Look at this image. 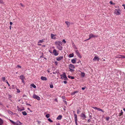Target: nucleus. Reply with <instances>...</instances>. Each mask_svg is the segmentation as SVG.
<instances>
[{
    "label": "nucleus",
    "instance_id": "nucleus-1",
    "mask_svg": "<svg viewBox=\"0 0 125 125\" xmlns=\"http://www.w3.org/2000/svg\"><path fill=\"white\" fill-rule=\"evenodd\" d=\"M69 69V71L72 72H73L74 70V69L75 68L74 66L72 64H70L68 65Z\"/></svg>",
    "mask_w": 125,
    "mask_h": 125
},
{
    "label": "nucleus",
    "instance_id": "nucleus-2",
    "mask_svg": "<svg viewBox=\"0 0 125 125\" xmlns=\"http://www.w3.org/2000/svg\"><path fill=\"white\" fill-rule=\"evenodd\" d=\"M10 122L14 125H21L22 123L19 121H17L16 122L11 120H10Z\"/></svg>",
    "mask_w": 125,
    "mask_h": 125
},
{
    "label": "nucleus",
    "instance_id": "nucleus-3",
    "mask_svg": "<svg viewBox=\"0 0 125 125\" xmlns=\"http://www.w3.org/2000/svg\"><path fill=\"white\" fill-rule=\"evenodd\" d=\"M61 78L62 79H63L65 80H67L68 78L67 77L65 73H63L61 75Z\"/></svg>",
    "mask_w": 125,
    "mask_h": 125
},
{
    "label": "nucleus",
    "instance_id": "nucleus-4",
    "mask_svg": "<svg viewBox=\"0 0 125 125\" xmlns=\"http://www.w3.org/2000/svg\"><path fill=\"white\" fill-rule=\"evenodd\" d=\"M114 13L116 15H119L120 14V10L119 9H115Z\"/></svg>",
    "mask_w": 125,
    "mask_h": 125
},
{
    "label": "nucleus",
    "instance_id": "nucleus-5",
    "mask_svg": "<svg viewBox=\"0 0 125 125\" xmlns=\"http://www.w3.org/2000/svg\"><path fill=\"white\" fill-rule=\"evenodd\" d=\"M33 97L34 98L36 99L38 101L40 100V97L38 96L37 95L35 94L33 95Z\"/></svg>",
    "mask_w": 125,
    "mask_h": 125
},
{
    "label": "nucleus",
    "instance_id": "nucleus-6",
    "mask_svg": "<svg viewBox=\"0 0 125 125\" xmlns=\"http://www.w3.org/2000/svg\"><path fill=\"white\" fill-rule=\"evenodd\" d=\"M63 57L62 56H58L56 57V59L58 61H60L62 59Z\"/></svg>",
    "mask_w": 125,
    "mask_h": 125
},
{
    "label": "nucleus",
    "instance_id": "nucleus-7",
    "mask_svg": "<svg viewBox=\"0 0 125 125\" xmlns=\"http://www.w3.org/2000/svg\"><path fill=\"white\" fill-rule=\"evenodd\" d=\"M80 116L83 119H84L86 117L85 115L83 113L81 114Z\"/></svg>",
    "mask_w": 125,
    "mask_h": 125
},
{
    "label": "nucleus",
    "instance_id": "nucleus-8",
    "mask_svg": "<svg viewBox=\"0 0 125 125\" xmlns=\"http://www.w3.org/2000/svg\"><path fill=\"white\" fill-rule=\"evenodd\" d=\"M62 42L60 41H58L55 42V44H56V45H58V46L62 45Z\"/></svg>",
    "mask_w": 125,
    "mask_h": 125
},
{
    "label": "nucleus",
    "instance_id": "nucleus-9",
    "mask_svg": "<svg viewBox=\"0 0 125 125\" xmlns=\"http://www.w3.org/2000/svg\"><path fill=\"white\" fill-rule=\"evenodd\" d=\"M62 118V116L61 115H59L57 118L56 119L58 120H61Z\"/></svg>",
    "mask_w": 125,
    "mask_h": 125
},
{
    "label": "nucleus",
    "instance_id": "nucleus-10",
    "mask_svg": "<svg viewBox=\"0 0 125 125\" xmlns=\"http://www.w3.org/2000/svg\"><path fill=\"white\" fill-rule=\"evenodd\" d=\"M65 23L67 25V28H68L69 27L70 25V23L68 21H66L65 22Z\"/></svg>",
    "mask_w": 125,
    "mask_h": 125
},
{
    "label": "nucleus",
    "instance_id": "nucleus-11",
    "mask_svg": "<svg viewBox=\"0 0 125 125\" xmlns=\"http://www.w3.org/2000/svg\"><path fill=\"white\" fill-rule=\"evenodd\" d=\"M41 79L43 81H46L47 80V79L46 77L42 76L41 77Z\"/></svg>",
    "mask_w": 125,
    "mask_h": 125
},
{
    "label": "nucleus",
    "instance_id": "nucleus-12",
    "mask_svg": "<svg viewBox=\"0 0 125 125\" xmlns=\"http://www.w3.org/2000/svg\"><path fill=\"white\" fill-rule=\"evenodd\" d=\"M89 37H90V38H92L93 37H96V36L94 35L92 33L90 34L89 35Z\"/></svg>",
    "mask_w": 125,
    "mask_h": 125
},
{
    "label": "nucleus",
    "instance_id": "nucleus-13",
    "mask_svg": "<svg viewBox=\"0 0 125 125\" xmlns=\"http://www.w3.org/2000/svg\"><path fill=\"white\" fill-rule=\"evenodd\" d=\"M85 73H84L81 72V76L82 77H84L85 76Z\"/></svg>",
    "mask_w": 125,
    "mask_h": 125
},
{
    "label": "nucleus",
    "instance_id": "nucleus-14",
    "mask_svg": "<svg viewBox=\"0 0 125 125\" xmlns=\"http://www.w3.org/2000/svg\"><path fill=\"white\" fill-rule=\"evenodd\" d=\"M20 79H21V80L24 79L25 78L24 76L23 75H21L20 76Z\"/></svg>",
    "mask_w": 125,
    "mask_h": 125
},
{
    "label": "nucleus",
    "instance_id": "nucleus-15",
    "mask_svg": "<svg viewBox=\"0 0 125 125\" xmlns=\"http://www.w3.org/2000/svg\"><path fill=\"white\" fill-rule=\"evenodd\" d=\"M61 45H59L57 46V47L59 50H61L62 49V47L61 46Z\"/></svg>",
    "mask_w": 125,
    "mask_h": 125
},
{
    "label": "nucleus",
    "instance_id": "nucleus-16",
    "mask_svg": "<svg viewBox=\"0 0 125 125\" xmlns=\"http://www.w3.org/2000/svg\"><path fill=\"white\" fill-rule=\"evenodd\" d=\"M93 60L94 61H96L97 60L98 61L99 60V58L96 56H95L93 59Z\"/></svg>",
    "mask_w": 125,
    "mask_h": 125
},
{
    "label": "nucleus",
    "instance_id": "nucleus-17",
    "mask_svg": "<svg viewBox=\"0 0 125 125\" xmlns=\"http://www.w3.org/2000/svg\"><path fill=\"white\" fill-rule=\"evenodd\" d=\"M74 120L75 121H77V115L75 114H74Z\"/></svg>",
    "mask_w": 125,
    "mask_h": 125
},
{
    "label": "nucleus",
    "instance_id": "nucleus-18",
    "mask_svg": "<svg viewBox=\"0 0 125 125\" xmlns=\"http://www.w3.org/2000/svg\"><path fill=\"white\" fill-rule=\"evenodd\" d=\"M118 56L117 57H118L120 58H125V57L123 55H118Z\"/></svg>",
    "mask_w": 125,
    "mask_h": 125
},
{
    "label": "nucleus",
    "instance_id": "nucleus-19",
    "mask_svg": "<svg viewBox=\"0 0 125 125\" xmlns=\"http://www.w3.org/2000/svg\"><path fill=\"white\" fill-rule=\"evenodd\" d=\"M74 54L73 53L70 54L69 55V57H72L73 56Z\"/></svg>",
    "mask_w": 125,
    "mask_h": 125
},
{
    "label": "nucleus",
    "instance_id": "nucleus-20",
    "mask_svg": "<svg viewBox=\"0 0 125 125\" xmlns=\"http://www.w3.org/2000/svg\"><path fill=\"white\" fill-rule=\"evenodd\" d=\"M59 52H57L55 50V56L58 55L59 54Z\"/></svg>",
    "mask_w": 125,
    "mask_h": 125
},
{
    "label": "nucleus",
    "instance_id": "nucleus-21",
    "mask_svg": "<svg viewBox=\"0 0 125 125\" xmlns=\"http://www.w3.org/2000/svg\"><path fill=\"white\" fill-rule=\"evenodd\" d=\"M23 115H27V113L25 111H23L22 112Z\"/></svg>",
    "mask_w": 125,
    "mask_h": 125
},
{
    "label": "nucleus",
    "instance_id": "nucleus-22",
    "mask_svg": "<svg viewBox=\"0 0 125 125\" xmlns=\"http://www.w3.org/2000/svg\"><path fill=\"white\" fill-rule=\"evenodd\" d=\"M71 62L73 63H75L76 62V61L74 59H73L71 60Z\"/></svg>",
    "mask_w": 125,
    "mask_h": 125
},
{
    "label": "nucleus",
    "instance_id": "nucleus-23",
    "mask_svg": "<svg viewBox=\"0 0 125 125\" xmlns=\"http://www.w3.org/2000/svg\"><path fill=\"white\" fill-rule=\"evenodd\" d=\"M3 122V120L1 118H0V125H1L2 124Z\"/></svg>",
    "mask_w": 125,
    "mask_h": 125
},
{
    "label": "nucleus",
    "instance_id": "nucleus-24",
    "mask_svg": "<svg viewBox=\"0 0 125 125\" xmlns=\"http://www.w3.org/2000/svg\"><path fill=\"white\" fill-rule=\"evenodd\" d=\"M31 86L34 88H36V86L33 84H31Z\"/></svg>",
    "mask_w": 125,
    "mask_h": 125
},
{
    "label": "nucleus",
    "instance_id": "nucleus-25",
    "mask_svg": "<svg viewBox=\"0 0 125 125\" xmlns=\"http://www.w3.org/2000/svg\"><path fill=\"white\" fill-rule=\"evenodd\" d=\"M97 110L99 111H101L102 112H104L100 108H98Z\"/></svg>",
    "mask_w": 125,
    "mask_h": 125
},
{
    "label": "nucleus",
    "instance_id": "nucleus-26",
    "mask_svg": "<svg viewBox=\"0 0 125 125\" xmlns=\"http://www.w3.org/2000/svg\"><path fill=\"white\" fill-rule=\"evenodd\" d=\"M8 112L9 113L11 114V115H13V113L11 112V111L9 110L8 111Z\"/></svg>",
    "mask_w": 125,
    "mask_h": 125
},
{
    "label": "nucleus",
    "instance_id": "nucleus-27",
    "mask_svg": "<svg viewBox=\"0 0 125 125\" xmlns=\"http://www.w3.org/2000/svg\"><path fill=\"white\" fill-rule=\"evenodd\" d=\"M77 55L80 58H82V56L80 55V53L77 54Z\"/></svg>",
    "mask_w": 125,
    "mask_h": 125
},
{
    "label": "nucleus",
    "instance_id": "nucleus-28",
    "mask_svg": "<svg viewBox=\"0 0 125 125\" xmlns=\"http://www.w3.org/2000/svg\"><path fill=\"white\" fill-rule=\"evenodd\" d=\"M46 116L47 118H48L50 117V115L49 114H47L46 115Z\"/></svg>",
    "mask_w": 125,
    "mask_h": 125
},
{
    "label": "nucleus",
    "instance_id": "nucleus-29",
    "mask_svg": "<svg viewBox=\"0 0 125 125\" xmlns=\"http://www.w3.org/2000/svg\"><path fill=\"white\" fill-rule=\"evenodd\" d=\"M75 53L76 54V55L79 54V52L78 50H77L75 51Z\"/></svg>",
    "mask_w": 125,
    "mask_h": 125
},
{
    "label": "nucleus",
    "instance_id": "nucleus-30",
    "mask_svg": "<svg viewBox=\"0 0 125 125\" xmlns=\"http://www.w3.org/2000/svg\"><path fill=\"white\" fill-rule=\"evenodd\" d=\"M54 36V34H51V38L52 39L53 38V37ZM54 38H53V39H54Z\"/></svg>",
    "mask_w": 125,
    "mask_h": 125
},
{
    "label": "nucleus",
    "instance_id": "nucleus-31",
    "mask_svg": "<svg viewBox=\"0 0 125 125\" xmlns=\"http://www.w3.org/2000/svg\"><path fill=\"white\" fill-rule=\"evenodd\" d=\"M43 42V40H39L38 42V43H42Z\"/></svg>",
    "mask_w": 125,
    "mask_h": 125
},
{
    "label": "nucleus",
    "instance_id": "nucleus-32",
    "mask_svg": "<svg viewBox=\"0 0 125 125\" xmlns=\"http://www.w3.org/2000/svg\"><path fill=\"white\" fill-rule=\"evenodd\" d=\"M2 80L3 81H5V77H3L2 78Z\"/></svg>",
    "mask_w": 125,
    "mask_h": 125
},
{
    "label": "nucleus",
    "instance_id": "nucleus-33",
    "mask_svg": "<svg viewBox=\"0 0 125 125\" xmlns=\"http://www.w3.org/2000/svg\"><path fill=\"white\" fill-rule=\"evenodd\" d=\"M24 109H21L20 108H19L18 109V110L19 111H21L22 110H23Z\"/></svg>",
    "mask_w": 125,
    "mask_h": 125
},
{
    "label": "nucleus",
    "instance_id": "nucleus-34",
    "mask_svg": "<svg viewBox=\"0 0 125 125\" xmlns=\"http://www.w3.org/2000/svg\"><path fill=\"white\" fill-rule=\"evenodd\" d=\"M110 118L109 117H107L106 118V120L108 121L109 120Z\"/></svg>",
    "mask_w": 125,
    "mask_h": 125
},
{
    "label": "nucleus",
    "instance_id": "nucleus-35",
    "mask_svg": "<svg viewBox=\"0 0 125 125\" xmlns=\"http://www.w3.org/2000/svg\"><path fill=\"white\" fill-rule=\"evenodd\" d=\"M48 120L49 121H50V122H52V120L50 118H49L48 119Z\"/></svg>",
    "mask_w": 125,
    "mask_h": 125
},
{
    "label": "nucleus",
    "instance_id": "nucleus-36",
    "mask_svg": "<svg viewBox=\"0 0 125 125\" xmlns=\"http://www.w3.org/2000/svg\"><path fill=\"white\" fill-rule=\"evenodd\" d=\"M123 112L122 111V110H121V113H120L119 116H121L123 114Z\"/></svg>",
    "mask_w": 125,
    "mask_h": 125
},
{
    "label": "nucleus",
    "instance_id": "nucleus-37",
    "mask_svg": "<svg viewBox=\"0 0 125 125\" xmlns=\"http://www.w3.org/2000/svg\"><path fill=\"white\" fill-rule=\"evenodd\" d=\"M92 107L94 109H96V110L97 109V108H98V107Z\"/></svg>",
    "mask_w": 125,
    "mask_h": 125
},
{
    "label": "nucleus",
    "instance_id": "nucleus-38",
    "mask_svg": "<svg viewBox=\"0 0 125 125\" xmlns=\"http://www.w3.org/2000/svg\"><path fill=\"white\" fill-rule=\"evenodd\" d=\"M80 112V111L79 110H77V113L78 114H79Z\"/></svg>",
    "mask_w": 125,
    "mask_h": 125
},
{
    "label": "nucleus",
    "instance_id": "nucleus-39",
    "mask_svg": "<svg viewBox=\"0 0 125 125\" xmlns=\"http://www.w3.org/2000/svg\"><path fill=\"white\" fill-rule=\"evenodd\" d=\"M3 3V1L2 0H0V3Z\"/></svg>",
    "mask_w": 125,
    "mask_h": 125
},
{
    "label": "nucleus",
    "instance_id": "nucleus-40",
    "mask_svg": "<svg viewBox=\"0 0 125 125\" xmlns=\"http://www.w3.org/2000/svg\"><path fill=\"white\" fill-rule=\"evenodd\" d=\"M50 87L51 88H52L53 87V85L52 84H50Z\"/></svg>",
    "mask_w": 125,
    "mask_h": 125
},
{
    "label": "nucleus",
    "instance_id": "nucleus-41",
    "mask_svg": "<svg viewBox=\"0 0 125 125\" xmlns=\"http://www.w3.org/2000/svg\"><path fill=\"white\" fill-rule=\"evenodd\" d=\"M70 78L72 79H74V77L73 76H71Z\"/></svg>",
    "mask_w": 125,
    "mask_h": 125
},
{
    "label": "nucleus",
    "instance_id": "nucleus-42",
    "mask_svg": "<svg viewBox=\"0 0 125 125\" xmlns=\"http://www.w3.org/2000/svg\"><path fill=\"white\" fill-rule=\"evenodd\" d=\"M62 42H64V43H66V41L64 40H63L62 41Z\"/></svg>",
    "mask_w": 125,
    "mask_h": 125
},
{
    "label": "nucleus",
    "instance_id": "nucleus-43",
    "mask_svg": "<svg viewBox=\"0 0 125 125\" xmlns=\"http://www.w3.org/2000/svg\"><path fill=\"white\" fill-rule=\"evenodd\" d=\"M63 82L64 84H66L67 83V82L66 81H63Z\"/></svg>",
    "mask_w": 125,
    "mask_h": 125
},
{
    "label": "nucleus",
    "instance_id": "nucleus-44",
    "mask_svg": "<svg viewBox=\"0 0 125 125\" xmlns=\"http://www.w3.org/2000/svg\"><path fill=\"white\" fill-rule=\"evenodd\" d=\"M58 64V62H55V65H57Z\"/></svg>",
    "mask_w": 125,
    "mask_h": 125
},
{
    "label": "nucleus",
    "instance_id": "nucleus-45",
    "mask_svg": "<svg viewBox=\"0 0 125 125\" xmlns=\"http://www.w3.org/2000/svg\"><path fill=\"white\" fill-rule=\"evenodd\" d=\"M53 54L55 55V49H53Z\"/></svg>",
    "mask_w": 125,
    "mask_h": 125
},
{
    "label": "nucleus",
    "instance_id": "nucleus-46",
    "mask_svg": "<svg viewBox=\"0 0 125 125\" xmlns=\"http://www.w3.org/2000/svg\"><path fill=\"white\" fill-rule=\"evenodd\" d=\"M122 6L124 7V9H125V5L124 4H123Z\"/></svg>",
    "mask_w": 125,
    "mask_h": 125
},
{
    "label": "nucleus",
    "instance_id": "nucleus-47",
    "mask_svg": "<svg viewBox=\"0 0 125 125\" xmlns=\"http://www.w3.org/2000/svg\"><path fill=\"white\" fill-rule=\"evenodd\" d=\"M17 67H19V68H21V66L20 65H18L17 66Z\"/></svg>",
    "mask_w": 125,
    "mask_h": 125
},
{
    "label": "nucleus",
    "instance_id": "nucleus-48",
    "mask_svg": "<svg viewBox=\"0 0 125 125\" xmlns=\"http://www.w3.org/2000/svg\"><path fill=\"white\" fill-rule=\"evenodd\" d=\"M75 123L76 125H77V121H75Z\"/></svg>",
    "mask_w": 125,
    "mask_h": 125
},
{
    "label": "nucleus",
    "instance_id": "nucleus-49",
    "mask_svg": "<svg viewBox=\"0 0 125 125\" xmlns=\"http://www.w3.org/2000/svg\"><path fill=\"white\" fill-rule=\"evenodd\" d=\"M89 37V38L88 39L86 40H85V41H86L89 40H90V39H91V38H90V37Z\"/></svg>",
    "mask_w": 125,
    "mask_h": 125
},
{
    "label": "nucleus",
    "instance_id": "nucleus-50",
    "mask_svg": "<svg viewBox=\"0 0 125 125\" xmlns=\"http://www.w3.org/2000/svg\"><path fill=\"white\" fill-rule=\"evenodd\" d=\"M7 82H6V83H7V84H8V85L9 86H10V84L9 83H8V82H7V81H6Z\"/></svg>",
    "mask_w": 125,
    "mask_h": 125
},
{
    "label": "nucleus",
    "instance_id": "nucleus-51",
    "mask_svg": "<svg viewBox=\"0 0 125 125\" xmlns=\"http://www.w3.org/2000/svg\"><path fill=\"white\" fill-rule=\"evenodd\" d=\"M90 121V119H89L88 121H87V122L89 123V122Z\"/></svg>",
    "mask_w": 125,
    "mask_h": 125
},
{
    "label": "nucleus",
    "instance_id": "nucleus-52",
    "mask_svg": "<svg viewBox=\"0 0 125 125\" xmlns=\"http://www.w3.org/2000/svg\"><path fill=\"white\" fill-rule=\"evenodd\" d=\"M110 4H113V2L112 1H110Z\"/></svg>",
    "mask_w": 125,
    "mask_h": 125
},
{
    "label": "nucleus",
    "instance_id": "nucleus-53",
    "mask_svg": "<svg viewBox=\"0 0 125 125\" xmlns=\"http://www.w3.org/2000/svg\"><path fill=\"white\" fill-rule=\"evenodd\" d=\"M85 87H82V90H84V89H85Z\"/></svg>",
    "mask_w": 125,
    "mask_h": 125
},
{
    "label": "nucleus",
    "instance_id": "nucleus-54",
    "mask_svg": "<svg viewBox=\"0 0 125 125\" xmlns=\"http://www.w3.org/2000/svg\"><path fill=\"white\" fill-rule=\"evenodd\" d=\"M75 94V93H74V92H73V93H72V95H74V94Z\"/></svg>",
    "mask_w": 125,
    "mask_h": 125
},
{
    "label": "nucleus",
    "instance_id": "nucleus-55",
    "mask_svg": "<svg viewBox=\"0 0 125 125\" xmlns=\"http://www.w3.org/2000/svg\"><path fill=\"white\" fill-rule=\"evenodd\" d=\"M22 82L23 83H24V79L21 80Z\"/></svg>",
    "mask_w": 125,
    "mask_h": 125
},
{
    "label": "nucleus",
    "instance_id": "nucleus-56",
    "mask_svg": "<svg viewBox=\"0 0 125 125\" xmlns=\"http://www.w3.org/2000/svg\"><path fill=\"white\" fill-rule=\"evenodd\" d=\"M56 125H60L59 124V123H56Z\"/></svg>",
    "mask_w": 125,
    "mask_h": 125
},
{
    "label": "nucleus",
    "instance_id": "nucleus-57",
    "mask_svg": "<svg viewBox=\"0 0 125 125\" xmlns=\"http://www.w3.org/2000/svg\"><path fill=\"white\" fill-rule=\"evenodd\" d=\"M10 25H12V22H10Z\"/></svg>",
    "mask_w": 125,
    "mask_h": 125
},
{
    "label": "nucleus",
    "instance_id": "nucleus-58",
    "mask_svg": "<svg viewBox=\"0 0 125 125\" xmlns=\"http://www.w3.org/2000/svg\"><path fill=\"white\" fill-rule=\"evenodd\" d=\"M71 76H70V75H68V78H70Z\"/></svg>",
    "mask_w": 125,
    "mask_h": 125
},
{
    "label": "nucleus",
    "instance_id": "nucleus-59",
    "mask_svg": "<svg viewBox=\"0 0 125 125\" xmlns=\"http://www.w3.org/2000/svg\"><path fill=\"white\" fill-rule=\"evenodd\" d=\"M38 45H41V44H40V43H38Z\"/></svg>",
    "mask_w": 125,
    "mask_h": 125
},
{
    "label": "nucleus",
    "instance_id": "nucleus-60",
    "mask_svg": "<svg viewBox=\"0 0 125 125\" xmlns=\"http://www.w3.org/2000/svg\"><path fill=\"white\" fill-rule=\"evenodd\" d=\"M20 4L23 7V5L21 3Z\"/></svg>",
    "mask_w": 125,
    "mask_h": 125
},
{
    "label": "nucleus",
    "instance_id": "nucleus-61",
    "mask_svg": "<svg viewBox=\"0 0 125 125\" xmlns=\"http://www.w3.org/2000/svg\"><path fill=\"white\" fill-rule=\"evenodd\" d=\"M77 92H77V91H75V92H74V93L75 94V93H77Z\"/></svg>",
    "mask_w": 125,
    "mask_h": 125
},
{
    "label": "nucleus",
    "instance_id": "nucleus-62",
    "mask_svg": "<svg viewBox=\"0 0 125 125\" xmlns=\"http://www.w3.org/2000/svg\"><path fill=\"white\" fill-rule=\"evenodd\" d=\"M27 105H30V106H31V105H30V104H27Z\"/></svg>",
    "mask_w": 125,
    "mask_h": 125
},
{
    "label": "nucleus",
    "instance_id": "nucleus-63",
    "mask_svg": "<svg viewBox=\"0 0 125 125\" xmlns=\"http://www.w3.org/2000/svg\"><path fill=\"white\" fill-rule=\"evenodd\" d=\"M55 101H56V102H57L58 101L56 99H55Z\"/></svg>",
    "mask_w": 125,
    "mask_h": 125
},
{
    "label": "nucleus",
    "instance_id": "nucleus-64",
    "mask_svg": "<svg viewBox=\"0 0 125 125\" xmlns=\"http://www.w3.org/2000/svg\"><path fill=\"white\" fill-rule=\"evenodd\" d=\"M123 110L125 111V108H124L123 109Z\"/></svg>",
    "mask_w": 125,
    "mask_h": 125
}]
</instances>
